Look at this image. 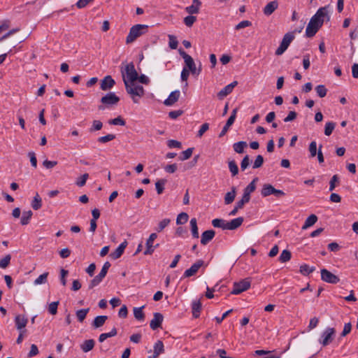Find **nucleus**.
Listing matches in <instances>:
<instances>
[{
    "label": "nucleus",
    "instance_id": "f257e3e1",
    "mask_svg": "<svg viewBox=\"0 0 358 358\" xmlns=\"http://www.w3.org/2000/svg\"><path fill=\"white\" fill-rule=\"evenodd\" d=\"M121 74L123 82L126 80L128 84L130 83H135L138 79V72L135 69L133 62H130L125 65V66L121 67Z\"/></svg>",
    "mask_w": 358,
    "mask_h": 358
},
{
    "label": "nucleus",
    "instance_id": "f03ea898",
    "mask_svg": "<svg viewBox=\"0 0 358 358\" xmlns=\"http://www.w3.org/2000/svg\"><path fill=\"white\" fill-rule=\"evenodd\" d=\"M148 30V26L145 24H136L131 27L129 34L126 38V43H133L137 38L145 34Z\"/></svg>",
    "mask_w": 358,
    "mask_h": 358
},
{
    "label": "nucleus",
    "instance_id": "7ed1b4c3",
    "mask_svg": "<svg viewBox=\"0 0 358 358\" xmlns=\"http://www.w3.org/2000/svg\"><path fill=\"white\" fill-rule=\"evenodd\" d=\"M124 86L126 92L131 96L134 103H138L136 96L142 97L145 94V90L143 86L136 85L134 83H128L124 80Z\"/></svg>",
    "mask_w": 358,
    "mask_h": 358
},
{
    "label": "nucleus",
    "instance_id": "20e7f679",
    "mask_svg": "<svg viewBox=\"0 0 358 358\" xmlns=\"http://www.w3.org/2000/svg\"><path fill=\"white\" fill-rule=\"evenodd\" d=\"M180 55L184 59V62L185 64V66L189 71L191 72L192 75H199L201 71V66L200 65L199 69H197L196 67V64L194 63L192 57L187 54L182 49L180 48L178 50Z\"/></svg>",
    "mask_w": 358,
    "mask_h": 358
},
{
    "label": "nucleus",
    "instance_id": "39448f33",
    "mask_svg": "<svg viewBox=\"0 0 358 358\" xmlns=\"http://www.w3.org/2000/svg\"><path fill=\"white\" fill-rule=\"evenodd\" d=\"M317 26L322 27L324 20L329 21L330 16L328 13L327 6L320 8L316 13L310 18Z\"/></svg>",
    "mask_w": 358,
    "mask_h": 358
},
{
    "label": "nucleus",
    "instance_id": "423d86ee",
    "mask_svg": "<svg viewBox=\"0 0 358 358\" xmlns=\"http://www.w3.org/2000/svg\"><path fill=\"white\" fill-rule=\"evenodd\" d=\"M294 33L295 31H292L284 35L280 46L275 50V53L276 55H281L286 51L292 41L295 38Z\"/></svg>",
    "mask_w": 358,
    "mask_h": 358
},
{
    "label": "nucleus",
    "instance_id": "0eeeda50",
    "mask_svg": "<svg viewBox=\"0 0 358 358\" xmlns=\"http://www.w3.org/2000/svg\"><path fill=\"white\" fill-rule=\"evenodd\" d=\"M120 101V98L115 95L113 92H110L106 94L105 96L101 97V102L103 105H100L98 106V109L99 110H103L105 108V106H110L113 105H116Z\"/></svg>",
    "mask_w": 358,
    "mask_h": 358
},
{
    "label": "nucleus",
    "instance_id": "6e6552de",
    "mask_svg": "<svg viewBox=\"0 0 358 358\" xmlns=\"http://www.w3.org/2000/svg\"><path fill=\"white\" fill-rule=\"evenodd\" d=\"M251 280L250 278H245L239 282L234 283L233 289L231 292V294H239L250 287Z\"/></svg>",
    "mask_w": 358,
    "mask_h": 358
},
{
    "label": "nucleus",
    "instance_id": "1a4fd4ad",
    "mask_svg": "<svg viewBox=\"0 0 358 358\" xmlns=\"http://www.w3.org/2000/svg\"><path fill=\"white\" fill-rule=\"evenodd\" d=\"M336 331L334 328L328 327L322 333L319 342L323 346H327L332 342L335 336Z\"/></svg>",
    "mask_w": 358,
    "mask_h": 358
},
{
    "label": "nucleus",
    "instance_id": "9d476101",
    "mask_svg": "<svg viewBox=\"0 0 358 358\" xmlns=\"http://www.w3.org/2000/svg\"><path fill=\"white\" fill-rule=\"evenodd\" d=\"M321 278L323 281L331 284H337L340 281V278L337 275L326 268L321 270Z\"/></svg>",
    "mask_w": 358,
    "mask_h": 358
},
{
    "label": "nucleus",
    "instance_id": "9b49d317",
    "mask_svg": "<svg viewBox=\"0 0 358 358\" xmlns=\"http://www.w3.org/2000/svg\"><path fill=\"white\" fill-rule=\"evenodd\" d=\"M157 238V234L156 233H152L149 238L146 241V249L144 251L143 254L145 255H152L155 249L159 246V244L153 245L154 241Z\"/></svg>",
    "mask_w": 358,
    "mask_h": 358
},
{
    "label": "nucleus",
    "instance_id": "f8f14e48",
    "mask_svg": "<svg viewBox=\"0 0 358 358\" xmlns=\"http://www.w3.org/2000/svg\"><path fill=\"white\" fill-rule=\"evenodd\" d=\"M204 261L202 259L197 260L194 264H193L191 267L187 269L183 274L184 278H189L191 276L194 275L199 271V269L203 266Z\"/></svg>",
    "mask_w": 358,
    "mask_h": 358
},
{
    "label": "nucleus",
    "instance_id": "ddd939ff",
    "mask_svg": "<svg viewBox=\"0 0 358 358\" xmlns=\"http://www.w3.org/2000/svg\"><path fill=\"white\" fill-rule=\"evenodd\" d=\"M164 345L162 341H157L153 347V351L151 350L148 351V353H152L148 356V358H157L159 355L164 352Z\"/></svg>",
    "mask_w": 358,
    "mask_h": 358
},
{
    "label": "nucleus",
    "instance_id": "4468645a",
    "mask_svg": "<svg viewBox=\"0 0 358 358\" xmlns=\"http://www.w3.org/2000/svg\"><path fill=\"white\" fill-rule=\"evenodd\" d=\"M115 85V81L111 76H106L101 80L100 88L103 91H107L113 88Z\"/></svg>",
    "mask_w": 358,
    "mask_h": 358
},
{
    "label": "nucleus",
    "instance_id": "2eb2a0df",
    "mask_svg": "<svg viewBox=\"0 0 358 358\" xmlns=\"http://www.w3.org/2000/svg\"><path fill=\"white\" fill-rule=\"evenodd\" d=\"M164 317L162 314L160 313H154V317L150 321V328L153 330H155L162 326V323L163 322Z\"/></svg>",
    "mask_w": 358,
    "mask_h": 358
},
{
    "label": "nucleus",
    "instance_id": "dca6fc26",
    "mask_svg": "<svg viewBox=\"0 0 358 358\" xmlns=\"http://www.w3.org/2000/svg\"><path fill=\"white\" fill-rule=\"evenodd\" d=\"M238 84L237 81H234L233 83L227 85L223 89H222L218 93L217 96L220 99H223L227 96L228 94H231L233 89Z\"/></svg>",
    "mask_w": 358,
    "mask_h": 358
},
{
    "label": "nucleus",
    "instance_id": "f3484780",
    "mask_svg": "<svg viewBox=\"0 0 358 358\" xmlns=\"http://www.w3.org/2000/svg\"><path fill=\"white\" fill-rule=\"evenodd\" d=\"M27 322L28 320L24 315H17L15 317V327L19 331L26 329Z\"/></svg>",
    "mask_w": 358,
    "mask_h": 358
},
{
    "label": "nucleus",
    "instance_id": "a211bd4d",
    "mask_svg": "<svg viewBox=\"0 0 358 358\" xmlns=\"http://www.w3.org/2000/svg\"><path fill=\"white\" fill-rule=\"evenodd\" d=\"M215 235V232L212 229L203 231L201 237V243L203 245H207L210 241L213 240Z\"/></svg>",
    "mask_w": 358,
    "mask_h": 358
},
{
    "label": "nucleus",
    "instance_id": "6ab92c4d",
    "mask_svg": "<svg viewBox=\"0 0 358 358\" xmlns=\"http://www.w3.org/2000/svg\"><path fill=\"white\" fill-rule=\"evenodd\" d=\"M201 2L199 0H192V4L185 8V11L189 15L197 14L199 13Z\"/></svg>",
    "mask_w": 358,
    "mask_h": 358
},
{
    "label": "nucleus",
    "instance_id": "aec40b11",
    "mask_svg": "<svg viewBox=\"0 0 358 358\" xmlns=\"http://www.w3.org/2000/svg\"><path fill=\"white\" fill-rule=\"evenodd\" d=\"M320 28V27L319 26H317V24L315 23H314L313 21H312L311 20H310L308 24V26L306 27V35L307 37H313L314 36L316 33L317 32V31L319 30V29Z\"/></svg>",
    "mask_w": 358,
    "mask_h": 358
},
{
    "label": "nucleus",
    "instance_id": "412c9836",
    "mask_svg": "<svg viewBox=\"0 0 358 358\" xmlns=\"http://www.w3.org/2000/svg\"><path fill=\"white\" fill-rule=\"evenodd\" d=\"M278 7V2L276 0L268 3L263 9V13L265 15H271Z\"/></svg>",
    "mask_w": 358,
    "mask_h": 358
},
{
    "label": "nucleus",
    "instance_id": "4be33fe9",
    "mask_svg": "<svg viewBox=\"0 0 358 358\" xmlns=\"http://www.w3.org/2000/svg\"><path fill=\"white\" fill-rule=\"evenodd\" d=\"M244 219L243 217H238L229 222L227 224V230H235L238 229L243 222Z\"/></svg>",
    "mask_w": 358,
    "mask_h": 358
},
{
    "label": "nucleus",
    "instance_id": "5701e85b",
    "mask_svg": "<svg viewBox=\"0 0 358 358\" xmlns=\"http://www.w3.org/2000/svg\"><path fill=\"white\" fill-rule=\"evenodd\" d=\"M180 93L179 90H175L172 92L169 97L164 101V105L166 106H172L176 102H177L179 99Z\"/></svg>",
    "mask_w": 358,
    "mask_h": 358
},
{
    "label": "nucleus",
    "instance_id": "b1692460",
    "mask_svg": "<svg viewBox=\"0 0 358 358\" xmlns=\"http://www.w3.org/2000/svg\"><path fill=\"white\" fill-rule=\"evenodd\" d=\"M127 245V242L126 241H124L117 247V248L114 252H113L110 254V257L113 259H117L120 258L122 255Z\"/></svg>",
    "mask_w": 358,
    "mask_h": 358
},
{
    "label": "nucleus",
    "instance_id": "393cba45",
    "mask_svg": "<svg viewBox=\"0 0 358 358\" xmlns=\"http://www.w3.org/2000/svg\"><path fill=\"white\" fill-rule=\"evenodd\" d=\"M236 195V187H232L231 190L225 194L224 203L226 205H229V204L231 203L234 201Z\"/></svg>",
    "mask_w": 358,
    "mask_h": 358
},
{
    "label": "nucleus",
    "instance_id": "a878e982",
    "mask_svg": "<svg viewBox=\"0 0 358 358\" xmlns=\"http://www.w3.org/2000/svg\"><path fill=\"white\" fill-rule=\"evenodd\" d=\"M107 320H108V316H106V315L96 316L94 319L92 325L94 329H98L99 327H101L104 324V323L106 322V321Z\"/></svg>",
    "mask_w": 358,
    "mask_h": 358
},
{
    "label": "nucleus",
    "instance_id": "bb28decb",
    "mask_svg": "<svg viewBox=\"0 0 358 358\" xmlns=\"http://www.w3.org/2000/svg\"><path fill=\"white\" fill-rule=\"evenodd\" d=\"M258 181V178H255L244 189L243 194L247 197H250V194L252 193L256 189V182Z\"/></svg>",
    "mask_w": 358,
    "mask_h": 358
},
{
    "label": "nucleus",
    "instance_id": "cd10ccee",
    "mask_svg": "<svg viewBox=\"0 0 358 358\" xmlns=\"http://www.w3.org/2000/svg\"><path fill=\"white\" fill-rule=\"evenodd\" d=\"M94 344L95 342L93 339L85 340L80 345V348L84 352H87L94 348Z\"/></svg>",
    "mask_w": 358,
    "mask_h": 358
},
{
    "label": "nucleus",
    "instance_id": "c85d7f7f",
    "mask_svg": "<svg viewBox=\"0 0 358 358\" xmlns=\"http://www.w3.org/2000/svg\"><path fill=\"white\" fill-rule=\"evenodd\" d=\"M192 315L194 318H197L200 315L201 310V303L200 301H194L192 304Z\"/></svg>",
    "mask_w": 358,
    "mask_h": 358
},
{
    "label": "nucleus",
    "instance_id": "c756f323",
    "mask_svg": "<svg viewBox=\"0 0 358 358\" xmlns=\"http://www.w3.org/2000/svg\"><path fill=\"white\" fill-rule=\"evenodd\" d=\"M275 188L271 184H264L261 190V194L264 196H268L271 194H273Z\"/></svg>",
    "mask_w": 358,
    "mask_h": 358
},
{
    "label": "nucleus",
    "instance_id": "7c9ffc66",
    "mask_svg": "<svg viewBox=\"0 0 358 358\" xmlns=\"http://www.w3.org/2000/svg\"><path fill=\"white\" fill-rule=\"evenodd\" d=\"M31 206L35 210L40 209L42 206V199L38 193H36L31 201Z\"/></svg>",
    "mask_w": 358,
    "mask_h": 358
},
{
    "label": "nucleus",
    "instance_id": "2f4dec72",
    "mask_svg": "<svg viewBox=\"0 0 358 358\" xmlns=\"http://www.w3.org/2000/svg\"><path fill=\"white\" fill-rule=\"evenodd\" d=\"M317 221V217L314 214L310 215L306 220L305 223H304L303 226L302 227V229H306L307 228L315 224Z\"/></svg>",
    "mask_w": 358,
    "mask_h": 358
},
{
    "label": "nucleus",
    "instance_id": "473e14b6",
    "mask_svg": "<svg viewBox=\"0 0 358 358\" xmlns=\"http://www.w3.org/2000/svg\"><path fill=\"white\" fill-rule=\"evenodd\" d=\"M227 224V221H226L223 219L215 218L212 220V225L214 227L221 228L223 230L227 229V228H226Z\"/></svg>",
    "mask_w": 358,
    "mask_h": 358
},
{
    "label": "nucleus",
    "instance_id": "72a5a7b5",
    "mask_svg": "<svg viewBox=\"0 0 358 358\" xmlns=\"http://www.w3.org/2000/svg\"><path fill=\"white\" fill-rule=\"evenodd\" d=\"M191 231L192 236L195 238H199V229L197 227V221L196 218H192L190 220Z\"/></svg>",
    "mask_w": 358,
    "mask_h": 358
},
{
    "label": "nucleus",
    "instance_id": "f704fd0d",
    "mask_svg": "<svg viewBox=\"0 0 358 358\" xmlns=\"http://www.w3.org/2000/svg\"><path fill=\"white\" fill-rule=\"evenodd\" d=\"M247 146L245 141H238L233 145L234 151L238 154L243 153L244 148Z\"/></svg>",
    "mask_w": 358,
    "mask_h": 358
},
{
    "label": "nucleus",
    "instance_id": "c9c22d12",
    "mask_svg": "<svg viewBox=\"0 0 358 358\" xmlns=\"http://www.w3.org/2000/svg\"><path fill=\"white\" fill-rule=\"evenodd\" d=\"M32 215H33V213L31 210H27V211H24L22 213V217H21V224L22 225H26L27 224H29L31 217H32Z\"/></svg>",
    "mask_w": 358,
    "mask_h": 358
},
{
    "label": "nucleus",
    "instance_id": "e433bc0d",
    "mask_svg": "<svg viewBox=\"0 0 358 358\" xmlns=\"http://www.w3.org/2000/svg\"><path fill=\"white\" fill-rule=\"evenodd\" d=\"M90 311V308H83V309H80V310H78L76 311V317L78 318V320L80 322H83L84 321V320L85 319L87 313H89Z\"/></svg>",
    "mask_w": 358,
    "mask_h": 358
},
{
    "label": "nucleus",
    "instance_id": "4c0bfd02",
    "mask_svg": "<svg viewBox=\"0 0 358 358\" xmlns=\"http://www.w3.org/2000/svg\"><path fill=\"white\" fill-rule=\"evenodd\" d=\"M143 308H144V306H143L140 308H134V315L136 320L142 321L145 319V314L143 312Z\"/></svg>",
    "mask_w": 358,
    "mask_h": 358
},
{
    "label": "nucleus",
    "instance_id": "58836bf2",
    "mask_svg": "<svg viewBox=\"0 0 358 358\" xmlns=\"http://www.w3.org/2000/svg\"><path fill=\"white\" fill-rule=\"evenodd\" d=\"M292 257L291 252L287 250H284L279 257V261L282 263L287 262L290 260Z\"/></svg>",
    "mask_w": 358,
    "mask_h": 358
},
{
    "label": "nucleus",
    "instance_id": "ea45409f",
    "mask_svg": "<svg viewBox=\"0 0 358 358\" xmlns=\"http://www.w3.org/2000/svg\"><path fill=\"white\" fill-rule=\"evenodd\" d=\"M166 183V179H160L155 182V187L158 194H161L163 193L164 189V185Z\"/></svg>",
    "mask_w": 358,
    "mask_h": 358
},
{
    "label": "nucleus",
    "instance_id": "a19ab883",
    "mask_svg": "<svg viewBox=\"0 0 358 358\" xmlns=\"http://www.w3.org/2000/svg\"><path fill=\"white\" fill-rule=\"evenodd\" d=\"M335 127H336L335 122H327L325 124V127H324V134L328 136H330L332 134Z\"/></svg>",
    "mask_w": 358,
    "mask_h": 358
},
{
    "label": "nucleus",
    "instance_id": "79ce46f5",
    "mask_svg": "<svg viewBox=\"0 0 358 358\" xmlns=\"http://www.w3.org/2000/svg\"><path fill=\"white\" fill-rule=\"evenodd\" d=\"M315 271V267H310L307 264H303L300 266V272L303 275H308Z\"/></svg>",
    "mask_w": 358,
    "mask_h": 358
},
{
    "label": "nucleus",
    "instance_id": "37998d69",
    "mask_svg": "<svg viewBox=\"0 0 358 358\" xmlns=\"http://www.w3.org/2000/svg\"><path fill=\"white\" fill-rule=\"evenodd\" d=\"M48 273L45 272L41 275H40L35 280L34 285H38L41 284H45L48 280Z\"/></svg>",
    "mask_w": 358,
    "mask_h": 358
},
{
    "label": "nucleus",
    "instance_id": "c03bdc74",
    "mask_svg": "<svg viewBox=\"0 0 358 358\" xmlns=\"http://www.w3.org/2000/svg\"><path fill=\"white\" fill-rule=\"evenodd\" d=\"M315 91L320 98L324 97L327 93V89L325 87L324 85H317L315 87Z\"/></svg>",
    "mask_w": 358,
    "mask_h": 358
},
{
    "label": "nucleus",
    "instance_id": "a18cd8bd",
    "mask_svg": "<svg viewBox=\"0 0 358 358\" xmlns=\"http://www.w3.org/2000/svg\"><path fill=\"white\" fill-rule=\"evenodd\" d=\"M189 218V216L187 213H180L176 219V224H182L187 222Z\"/></svg>",
    "mask_w": 358,
    "mask_h": 358
},
{
    "label": "nucleus",
    "instance_id": "49530a36",
    "mask_svg": "<svg viewBox=\"0 0 358 358\" xmlns=\"http://www.w3.org/2000/svg\"><path fill=\"white\" fill-rule=\"evenodd\" d=\"M229 169L232 176H235L238 173V168L234 160L229 162Z\"/></svg>",
    "mask_w": 358,
    "mask_h": 358
},
{
    "label": "nucleus",
    "instance_id": "de8ad7c7",
    "mask_svg": "<svg viewBox=\"0 0 358 358\" xmlns=\"http://www.w3.org/2000/svg\"><path fill=\"white\" fill-rule=\"evenodd\" d=\"M115 138V135L109 134L103 136L99 137L97 141L101 143H106L110 141H113Z\"/></svg>",
    "mask_w": 358,
    "mask_h": 358
},
{
    "label": "nucleus",
    "instance_id": "09e8293b",
    "mask_svg": "<svg viewBox=\"0 0 358 358\" xmlns=\"http://www.w3.org/2000/svg\"><path fill=\"white\" fill-rule=\"evenodd\" d=\"M89 178L88 173H84L78 178L76 182V185L78 187H83L86 184V181Z\"/></svg>",
    "mask_w": 358,
    "mask_h": 358
},
{
    "label": "nucleus",
    "instance_id": "8fccbe9b",
    "mask_svg": "<svg viewBox=\"0 0 358 358\" xmlns=\"http://www.w3.org/2000/svg\"><path fill=\"white\" fill-rule=\"evenodd\" d=\"M59 302L57 301H53L52 303H50L48 306V312L52 315H55L57 314V307H58V305H59Z\"/></svg>",
    "mask_w": 358,
    "mask_h": 358
},
{
    "label": "nucleus",
    "instance_id": "3c124183",
    "mask_svg": "<svg viewBox=\"0 0 358 358\" xmlns=\"http://www.w3.org/2000/svg\"><path fill=\"white\" fill-rule=\"evenodd\" d=\"M103 127V123L100 120H94L92 122V125L90 129V132H93L95 131H99Z\"/></svg>",
    "mask_w": 358,
    "mask_h": 358
},
{
    "label": "nucleus",
    "instance_id": "603ef678",
    "mask_svg": "<svg viewBox=\"0 0 358 358\" xmlns=\"http://www.w3.org/2000/svg\"><path fill=\"white\" fill-rule=\"evenodd\" d=\"M193 148H189L182 152V155L180 157V159L182 161L187 160L191 157L193 152Z\"/></svg>",
    "mask_w": 358,
    "mask_h": 358
},
{
    "label": "nucleus",
    "instance_id": "864d4df0",
    "mask_svg": "<svg viewBox=\"0 0 358 358\" xmlns=\"http://www.w3.org/2000/svg\"><path fill=\"white\" fill-rule=\"evenodd\" d=\"M170 222L171 220L167 218L162 220L161 222H159L158 227L156 228V231L158 232L163 231L164 228L169 225Z\"/></svg>",
    "mask_w": 358,
    "mask_h": 358
},
{
    "label": "nucleus",
    "instance_id": "5fc2aeb1",
    "mask_svg": "<svg viewBox=\"0 0 358 358\" xmlns=\"http://www.w3.org/2000/svg\"><path fill=\"white\" fill-rule=\"evenodd\" d=\"M10 259V255H6L3 259H0V268H6L9 265Z\"/></svg>",
    "mask_w": 358,
    "mask_h": 358
},
{
    "label": "nucleus",
    "instance_id": "6e6d98bb",
    "mask_svg": "<svg viewBox=\"0 0 358 358\" xmlns=\"http://www.w3.org/2000/svg\"><path fill=\"white\" fill-rule=\"evenodd\" d=\"M196 17L190 15L184 18V23L188 27H191L193 25V24L196 22Z\"/></svg>",
    "mask_w": 358,
    "mask_h": 358
},
{
    "label": "nucleus",
    "instance_id": "4d7b16f0",
    "mask_svg": "<svg viewBox=\"0 0 358 358\" xmlns=\"http://www.w3.org/2000/svg\"><path fill=\"white\" fill-rule=\"evenodd\" d=\"M169 45L171 49L175 50L178 47V42L176 38L173 35H169Z\"/></svg>",
    "mask_w": 358,
    "mask_h": 358
},
{
    "label": "nucleus",
    "instance_id": "13d9d810",
    "mask_svg": "<svg viewBox=\"0 0 358 358\" xmlns=\"http://www.w3.org/2000/svg\"><path fill=\"white\" fill-rule=\"evenodd\" d=\"M109 124L113 125L124 126L126 122L120 116H118L116 118L109 120Z\"/></svg>",
    "mask_w": 358,
    "mask_h": 358
},
{
    "label": "nucleus",
    "instance_id": "bf43d9fd",
    "mask_svg": "<svg viewBox=\"0 0 358 358\" xmlns=\"http://www.w3.org/2000/svg\"><path fill=\"white\" fill-rule=\"evenodd\" d=\"M237 110H238L237 108H234L232 110L230 117H229V119L227 120V121L226 122V124H227V127H230L234 124V122L235 121V119H236V117Z\"/></svg>",
    "mask_w": 358,
    "mask_h": 358
},
{
    "label": "nucleus",
    "instance_id": "052dcab7",
    "mask_svg": "<svg viewBox=\"0 0 358 358\" xmlns=\"http://www.w3.org/2000/svg\"><path fill=\"white\" fill-rule=\"evenodd\" d=\"M308 150H309L311 157H314L316 156L317 152V143L315 141H312L310 143Z\"/></svg>",
    "mask_w": 358,
    "mask_h": 358
},
{
    "label": "nucleus",
    "instance_id": "680f3d73",
    "mask_svg": "<svg viewBox=\"0 0 358 358\" xmlns=\"http://www.w3.org/2000/svg\"><path fill=\"white\" fill-rule=\"evenodd\" d=\"M264 163V158L262 155H259L256 157V159L253 164V169L260 168Z\"/></svg>",
    "mask_w": 358,
    "mask_h": 358
},
{
    "label": "nucleus",
    "instance_id": "e2e57ef3",
    "mask_svg": "<svg viewBox=\"0 0 358 358\" xmlns=\"http://www.w3.org/2000/svg\"><path fill=\"white\" fill-rule=\"evenodd\" d=\"M190 73L191 72L189 71V70H187V69L186 67H184L183 69L182 70L180 77H181L182 81L185 82V86H187V85H188L187 79H188V77H189Z\"/></svg>",
    "mask_w": 358,
    "mask_h": 358
},
{
    "label": "nucleus",
    "instance_id": "0e129e2a",
    "mask_svg": "<svg viewBox=\"0 0 358 358\" xmlns=\"http://www.w3.org/2000/svg\"><path fill=\"white\" fill-rule=\"evenodd\" d=\"M336 182H339V178L338 175H334L329 182V191L331 192L335 189Z\"/></svg>",
    "mask_w": 358,
    "mask_h": 358
},
{
    "label": "nucleus",
    "instance_id": "69168bd1",
    "mask_svg": "<svg viewBox=\"0 0 358 358\" xmlns=\"http://www.w3.org/2000/svg\"><path fill=\"white\" fill-rule=\"evenodd\" d=\"M10 27V21L9 20H3L0 24V35L3 31H6Z\"/></svg>",
    "mask_w": 358,
    "mask_h": 358
},
{
    "label": "nucleus",
    "instance_id": "338daca9",
    "mask_svg": "<svg viewBox=\"0 0 358 358\" xmlns=\"http://www.w3.org/2000/svg\"><path fill=\"white\" fill-rule=\"evenodd\" d=\"M250 200V197H247L245 195L243 194V196L240 201L236 202V205L238 208H241V209L243 208L245 203H248Z\"/></svg>",
    "mask_w": 358,
    "mask_h": 358
},
{
    "label": "nucleus",
    "instance_id": "774afa93",
    "mask_svg": "<svg viewBox=\"0 0 358 358\" xmlns=\"http://www.w3.org/2000/svg\"><path fill=\"white\" fill-rule=\"evenodd\" d=\"M102 280L100 279L98 275H96L89 283V289H92L94 287L97 286Z\"/></svg>",
    "mask_w": 358,
    "mask_h": 358
}]
</instances>
